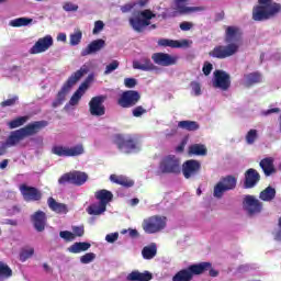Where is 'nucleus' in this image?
Listing matches in <instances>:
<instances>
[{
	"label": "nucleus",
	"instance_id": "26",
	"mask_svg": "<svg viewBox=\"0 0 281 281\" xmlns=\"http://www.w3.org/2000/svg\"><path fill=\"white\" fill-rule=\"evenodd\" d=\"M47 205L52 212L55 214H67L69 210L67 209V204L57 202L54 198H48Z\"/></svg>",
	"mask_w": 281,
	"mask_h": 281
},
{
	"label": "nucleus",
	"instance_id": "3",
	"mask_svg": "<svg viewBox=\"0 0 281 281\" xmlns=\"http://www.w3.org/2000/svg\"><path fill=\"white\" fill-rule=\"evenodd\" d=\"M113 144L125 155L137 153L142 146V139L137 134H116L113 138Z\"/></svg>",
	"mask_w": 281,
	"mask_h": 281
},
{
	"label": "nucleus",
	"instance_id": "57",
	"mask_svg": "<svg viewBox=\"0 0 281 281\" xmlns=\"http://www.w3.org/2000/svg\"><path fill=\"white\" fill-rule=\"evenodd\" d=\"M124 85L126 89H135L137 87V79L135 78H125L124 79Z\"/></svg>",
	"mask_w": 281,
	"mask_h": 281
},
{
	"label": "nucleus",
	"instance_id": "21",
	"mask_svg": "<svg viewBox=\"0 0 281 281\" xmlns=\"http://www.w3.org/2000/svg\"><path fill=\"white\" fill-rule=\"evenodd\" d=\"M47 124H48L47 121H35L22 127L21 131L24 137H31L32 135H36L37 133H41V131H43V128H45Z\"/></svg>",
	"mask_w": 281,
	"mask_h": 281
},
{
	"label": "nucleus",
	"instance_id": "9",
	"mask_svg": "<svg viewBox=\"0 0 281 281\" xmlns=\"http://www.w3.org/2000/svg\"><path fill=\"white\" fill-rule=\"evenodd\" d=\"M240 49V44L231 43L227 45H217L210 53L211 58H217L218 60H224V58H229L235 54H238Z\"/></svg>",
	"mask_w": 281,
	"mask_h": 281
},
{
	"label": "nucleus",
	"instance_id": "33",
	"mask_svg": "<svg viewBox=\"0 0 281 281\" xmlns=\"http://www.w3.org/2000/svg\"><path fill=\"white\" fill-rule=\"evenodd\" d=\"M133 69H139L140 71H154L155 64L150 60V58H144L143 64L138 60L133 61Z\"/></svg>",
	"mask_w": 281,
	"mask_h": 281
},
{
	"label": "nucleus",
	"instance_id": "23",
	"mask_svg": "<svg viewBox=\"0 0 281 281\" xmlns=\"http://www.w3.org/2000/svg\"><path fill=\"white\" fill-rule=\"evenodd\" d=\"M31 222L36 232H45V226L47 225V214L43 211H37L31 215Z\"/></svg>",
	"mask_w": 281,
	"mask_h": 281
},
{
	"label": "nucleus",
	"instance_id": "11",
	"mask_svg": "<svg viewBox=\"0 0 281 281\" xmlns=\"http://www.w3.org/2000/svg\"><path fill=\"white\" fill-rule=\"evenodd\" d=\"M89 179V176L82 171H70L64 173L59 179V186H66V183H71L72 186H85Z\"/></svg>",
	"mask_w": 281,
	"mask_h": 281
},
{
	"label": "nucleus",
	"instance_id": "46",
	"mask_svg": "<svg viewBox=\"0 0 281 281\" xmlns=\"http://www.w3.org/2000/svg\"><path fill=\"white\" fill-rule=\"evenodd\" d=\"M27 122V116H19L8 123L9 128H19V126H23Z\"/></svg>",
	"mask_w": 281,
	"mask_h": 281
},
{
	"label": "nucleus",
	"instance_id": "48",
	"mask_svg": "<svg viewBox=\"0 0 281 281\" xmlns=\"http://www.w3.org/2000/svg\"><path fill=\"white\" fill-rule=\"evenodd\" d=\"M258 139V131L257 130H249L246 134V142L247 144L251 145Z\"/></svg>",
	"mask_w": 281,
	"mask_h": 281
},
{
	"label": "nucleus",
	"instance_id": "2",
	"mask_svg": "<svg viewBox=\"0 0 281 281\" xmlns=\"http://www.w3.org/2000/svg\"><path fill=\"white\" fill-rule=\"evenodd\" d=\"M89 74V67L87 64L80 67L79 70L75 71L67 81L63 85L61 89L58 91L56 99L53 101L52 106L53 109H58V106H63L65 100L67 99V93L71 91L74 86L83 77Z\"/></svg>",
	"mask_w": 281,
	"mask_h": 281
},
{
	"label": "nucleus",
	"instance_id": "8",
	"mask_svg": "<svg viewBox=\"0 0 281 281\" xmlns=\"http://www.w3.org/2000/svg\"><path fill=\"white\" fill-rule=\"evenodd\" d=\"M142 100V94L137 90H125L123 91L116 100V104L121 109H133L139 104Z\"/></svg>",
	"mask_w": 281,
	"mask_h": 281
},
{
	"label": "nucleus",
	"instance_id": "52",
	"mask_svg": "<svg viewBox=\"0 0 281 281\" xmlns=\"http://www.w3.org/2000/svg\"><path fill=\"white\" fill-rule=\"evenodd\" d=\"M177 16V12L170 11V9H165V11L158 14V19H162L166 21L167 19H175Z\"/></svg>",
	"mask_w": 281,
	"mask_h": 281
},
{
	"label": "nucleus",
	"instance_id": "43",
	"mask_svg": "<svg viewBox=\"0 0 281 281\" xmlns=\"http://www.w3.org/2000/svg\"><path fill=\"white\" fill-rule=\"evenodd\" d=\"M8 278H12V269L8 267V263L0 261V280Z\"/></svg>",
	"mask_w": 281,
	"mask_h": 281
},
{
	"label": "nucleus",
	"instance_id": "36",
	"mask_svg": "<svg viewBox=\"0 0 281 281\" xmlns=\"http://www.w3.org/2000/svg\"><path fill=\"white\" fill-rule=\"evenodd\" d=\"M220 183H222L229 192V190H236V183H238V180L234 176H226L221 179Z\"/></svg>",
	"mask_w": 281,
	"mask_h": 281
},
{
	"label": "nucleus",
	"instance_id": "61",
	"mask_svg": "<svg viewBox=\"0 0 281 281\" xmlns=\"http://www.w3.org/2000/svg\"><path fill=\"white\" fill-rule=\"evenodd\" d=\"M72 234H74L75 238H76V236L81 238V236H85V226H74Z\"/></svg>",
	"mask_w": 281,
	"mask_h": 281
},
{
	"label": "nucleus",
	"instance_id": "62",
	"mask_svg": "<svg viewBox=\"0 0 281 281\" xmlns=\"http://www.w3.org/2000/svg\"><path fill=\"white\" fill-rule=\"evenodd\" d=\"M212 69H214L212 63L205 61L202 68L204 76H210L212 74Z\"/></svg>",
	"mask_w": 281,
	"mask_h": 281
},
{
	"label": "nucleus",
	"instance_id": "10",
	"mask_svg": "<svg viewBox=\"0 0 281 281\" xmlns=\"http://www.w3.org/2000/svg\"><path fill=\"white\" fill-rule=\"evenodd\" d=\"M52 154L57 157H80V155H85V146L82 144L72 147L55 145L52 147Z\"/></svg>",
	"mask_w": 281,
	"mask_h": 281
},
{
	"label": "nucleus",
	"instance_id": "56",
	"mask_svg": "<svg viewBox=\"0 0 281 281\" xmlns=\"http://www.w3.org/2000/svg\"><path fill=\"white\" fill-rule=\"evenodd\" d=\"M190 87L194 93V95H201V83L199 81H191Z\"/></svg>",
	"mask_w": 281,
	"mask_h": 281
},
{
	"label": "nucleus",
	"instance_id": "54",
	"mask_svg": "<svg viewBox=\"0 0 281 281\" xmlns=\"http://www.w3.org/2000/svg\"><path fill=\"white\" fill-rule=\"evenodd\" d=\"M59 236H60V238H63L67 243H71V240L75 239L74 233H71L69 231H61V232H59Z\"/></svg>",
	"mask_w": 281,
	"mask_h": 281
},
{
	"label": "nucleus",
	"instance_id": "60",
	"mask_svg": "<svg viewBox=\"0 0 281 281\" xmlns=\"http://www.w3.org/2000/svg\"><path fill=\"white\" fill-rule=\"evenodd\" d=\"M19 102V97H13L1 102V106H14Z\"/></svg>",
	"mask_w": 281,
	"mask_h": 281
},
{
	"label": "nucleus",
	"instance_id": "53",
	"mask_svg": "<svg viewBox=\"0 0 281 281\" xmlns=\"http://www.w3.org/2000/svg\"><path fill=\"white\" fill-rule=\"evenodd\" d=\"M78 4H75L74 2H65L63 4V10L65 12H78Z\"/></svg>",
	"mask_w": 281,
	"mask_h": 281
},
{
	"label": "nucleus",
	"instance_id": "38",
	"mask_svg": "<svg viewBox=\"0 0 281 281\" xmlns=\"http://www.w3.org/2000/svg\"><path fill=\"white\" fill-rule=\"evenodd\" d=\"M178 127L182 128L183 131H199L200 125L195 121H180L178 123Z\"/></svg>",
	"mask_w": 281,
	"mask_h": 281
},
{
	"label": "nucleus",
	"instance_id": "25",
	"mask_svg": "<svg viewBox=\"0 0 281 281\" xmlns=\"http://www.w3.org/2000/svg\"><path fill=\"white\" fill-rule=\"evenodd\" d=\"M157 43L158 47H171V49H180L181 47H188V45H190V42L188 40L177 41L160 38Z\"/></svg>",
	"mask_w": 281,
	"mask_h": 281
},
{
	"label": "nucleus",
	"instance_id": "42",
	"mask_svg": "<svg viewBox=\"0 0 281 281\" xmlns=\"http://www.w3.org/2000/svg\"><path fill=\"white\" fill-rule=\"evenodd\" d=\"M34 20L32 18H18L10 22L12 27H25L30 25Z\"/></svg>",
	"mask_w": 281,
	"mask_h": 281
},
{
	"label": "nucleus",
	"instance_id": "15",
	"mask_svg": "<svg viewBox=\"0 0 281 281\" xmlns=\"http://www.w3.org/2000/svg\"><path fill=\"white\" fill-rule=\"evenodd\" d=\"M151 60H154L155 65H159L160 67H172V65L177 64L179 57L168 53H154Z\"/></svg>",
	"mask_w": 281,
	"mask_h": 281
},
{
	"label": "nucleus",
	"instance_id": "35",
	"mask_svg": "<svg viewBox=\"0 0 281 281\" xmlns=\"http://www.w3.org/2000/svg\"><path fill=\"white\" fill-rule=\"evenodd\" d=\"M246 86L252 87V85H258V82H262V75L258 71L250 72L245 75Z\"/></svg>",
	"mask_w": 281,
	"mask_h": 281
},
{
	"label": "nucleus",
	"instance_id": "63",
	"mask_svg": "<svg viewBox=\"0 0 281 281\" xmlns=\"http://www.w3.org/2000/svg\"><path fill=\"white\" fill-rule=\"evenodd\" d=\"M194 27V24H192V22H181L180 23V30H182V32H190V29Z\"/></svg>",
	"mask_w": 281,
	"mask_h": 281
},
{
	"label": "nucleus",
	"instance_id": "13",
	"mask_svg": "<svg viewBox=\"0 0 281 281\" xmlns=\"http://www.w3.org/2000/svg\"><path fill=\"white\" fill-rule=\"evenodd\" d=\"M213 87L222 91H227L232 87V77L224 70H215Z\"/></svg>",
	"mask_w": 281,
	"mask_h": 281
},
{
	"label": "nucleus",
	"instance_id": "24",
	"mask_svg": "<svg viewBox=\"0 0 281 281\" xmlns=\"http://www.w3.org/2000/svg\"><path fill=\"white\" fill-rule=\"evenodd\" d=\"M106 47V42L102 38L94 40L86 48L81 50V56H91V54H98Z\"/></svg>",
	"mask_w": 281,
	"mask_h": 281
},
{
	"label": "nucleus",
	"instance_id": "16",
	"mask_svg": "<svg viewBox=\"0 0 281 281\" xmlns=\"http://www.w3.org/2000/svg\"><path fill=\"white\" fill-rule=\"evenodd\" d=\"M244 207L249 216H254L262 212V202L254 195H246L244 199Z\"/></svg>",
	"mask_w": 281,
	"mask_h": 281
},
{
	"label": "nucleus",
	"instance_id": "55",
	"mask_svg": "<svg viewBox=\"0 0 281 281\" xmlns=\"http://www.w3.org/2000/svg\"><path fill=\"white\" fill-rule=\"evenodd\" d=\"M200 265H209V267H206V269L203 270V273H205V271H209V274L211 276V278L218 277V271L212 268L211 262H200Z\"/></svg>",
	"mask_w": 281,
	"mask_h": 281
},
{
	"label": "nucleus",
	"instance_id": "64",
	"mask_svg": "<svg viewBox=\"0 0 281 281\" xmlns=\"http://www.w3.org/2000/svg\"><path fill=\"white\" fill-rule=\"evenodd\" d=\"M117 238H120L119 233H111L105 236L106 243H115V240H117Z\"/></svg>",
	"mask_w": 281,
	"mask_h": 281
},
{
	"label": "nucleus",
	"instance_id": "34",
	"mask_svg": "<svg viewBox=\"0 0 281 281\" xmlns=\"http://www.w3.org/2000/svg\"><path fill=\"white\" fill-rule=\"evenodd\" d=\"M189 155H194L195 157H205L207 155V147L203 144H193L189 146Z\"/></svg>",
	"mask_w": 281,
	"mask_h": 281
},
{
	"label": "nucleus",
	"instance_id": "32",
	"mask_svg": "<svg viewBox=\"0 0 281 281\" xmlns=\"http://www.w3.org/2000/svg\"><path fill=\"white\" fill-rule=\"evenodd\" d=\"M91 249V244L87 241H76L67 248L69 254H82V251H89Z\"/></svg>",
	"mask_w": 281,
	"mask_h": 281
},
{
	"label": "nucleus",
	"instance_id": "1",
	"mask_svg": "<svg viewBox=\"0 0 281 281\" xmlns=\"http://www.w3.org/2000/svg\"><path fill=\"white\" fill-rule=\"evenodd\" d=\"M258 3L252 8V21H269L281 12V4L273 0H258Z\"/></svg>",
	"mask_w": 281,
	"mask_h": 281
},
{
	"label": "nucleus",
	"instance_id": "50",
	"mask_svg": "<svg viewBox=\"0 0 281 281\" xmlns=\"http://www.w3.org/2000/svg\"><path fill=\"white\" fill-rule=\"evenodd\" d=\"M95 260V254L88 252L80 257L81 265H89Z\"/></svg>",
	"mask_w": 281,
	"mask_h": 281
},
{
	"label": "nucleus",
	"instance_id": "47",
	"mask_svg": "<svg viewBox=\"0 0 281 281\" xmlns=\"http://www.w3.org/2000/svg\"><path fill=\"white\" fill-rule=\"evenodd\" d=\"M148 113V110L144 108V105H135L132 110L133 117H142L143 115H146Z\"/></svg>",
	"mask_w": 281,
	"mask_h": 281
},
{
	"label": "nucleus",
	"instance_id": "40",
	"mask_svg": "<svg viewBox=\"0 0 281 281\" xmlns=\"http://www.w3.org/2000/svg\"><path fill=\"white\" fill-rule=\"evenodd\" d=\"M142 254L145 260H153V258L157 256V246H145L142 250Z\"/></svg>",
	"mask_w": 281,
	"mask_h": 281
},
{
	"label": "nucleus",
	"instance_id": "22",
	"mask_svg": "<svg viewBox=\"0 0 281 281\" xmlns=\"http://www.w3.org/2000/svg\"><path fill=\"white\" fill-rule=\"evenodd\" d=\"M190 0H175L176 10L179 14H194L196 12H205V7H187L183 3H188Z\"/></svg>",
	"mask_w": 281,
	"mask_h": 281
},
{
	"label": "nucleus",
	"instance_id": "49",
	"mask_svg": "<svg viewBox=\"0 0 281 281\" xmlns=\"http://www.w3.org/2000/svg\"><path fill=\"white\" fill-rule=\"evenodd\" d=\"M33 256H34V248L23 249L20 252V260L21 262H25V260H29V258H32Z\"/></svg>",
	"mask_w": 281,
	"mask_h": 281
},
{
	"label": "nucleus",
	"instance_id": "27",
	"mask_svg": "<svg viewBox=\"0 0 281 281\" xmlns=\"http://www.w3.org/2000/svg\"><path fill=\"white\" fill-rule=\"evenodd\" d=\"M259 166L263 170L266 177H271V175H276V165H273V158L267 157L261 159Z\"/></svg>",
	"mask_w": 281,
	"mask_h": 281
},
{
	"label": "nucleus",
	"instance_id": "39",
	"mask_svg": "<svg viewBox=\"0 0 281 281\" xmlns=\"http://www.w3.org/2000/svg\"><path fill=\"white\" fill-rule=\"evenodd\" d=\"M87 212L92 216H100V214H104V212H106V206H103V204L99 202V204L90 205Z\"/></svg>",
	"mask_w": 281,
	"mask_h": 281
},
{
	"label": "nucleus",
	"instance_id": "12",
	"mask_svg": "<svg viewBox=\"0 0 281 281\" xmlns=\"http://www.w3.org/2000/svg\"><path fill=\"white\" fill-rule=\"evenodd\" d=\"M105 95L93 97L89 102V112L90 115L94 117H102L106 113V108L104 106Z\"/></svg>",
	"mask_w": 281,
	"mask_h": 281
},
{
	"label": "nucleus",
	"instance_id": "28",
	"mask_svg": "<svg viewBox=\"0 0 281 281\" xmlns=\"http://www.w3.org/2000/svg\"><path fill=\"white\" fill-rule=\"evenodd\" d=\"M95 199L99 201V203L106 207L111 201H113V192L101 189L94 193Z\"/></svg>",
	"mask_w": 281,
	"mask_h": 281
},
{
	"label": "nucleus",
	"instance_id": "20",
	"mask_svg": "<svg viewBox=\"0 0 281 281\" xmlns=\"http://www.w3.org/2000/svg\"><path fill=\"white\" fill-rule=\"evenodd\" d=\"M224 41L228 45H232V43H236L238 45V43L243 41V31L238 26H226Z\"/></svg>",
	"mask_w": 281,
	"mask_h": 281
},
{
	"label": "nucleus",
	"instance_id": "17",
	"mask_svg": "<svg viewBox=\"0 0 281 281\" xmlns=\"http://www.w3.org/2000/svg\"><path fill=\"white\" fill-rule=\"evenodd\" d=\"M201 172V162L199 160L190 159L182 165V175L184 179H192Z\"/></svg>",
	"mask_w": 281,
	"mask_h": 281
},
{
	"label": "nucleus",
	"instance_id": "30",
	"mask_svg": "<svg viewBox=\"0 0 281 281\" xmlns=\"http://www.w3.org/2000/svg\"><path fill=\"white\" fill-rule=\"evenodd\" d=\"M23 139H25V134H23V131L16 130L11 132V134L9 135V137L5 140V145L7 146H16L19 144V142H23Z\"/></svg>",
	"mask_w": 281,
	"mask_h": 281
},
{
	"label": "nucleus",
	"instance_id": "37",
	"mask_svg": "<svg viewBox=\"0 0 281 281\" xmlns=\"http://www.w3.org/2000/svg\"><path fill=\"white\" fill-rule=\"evenodd\" d=\"M259 199L267 202L273 201L276 199V189L273 187H267L260 192Z\"/></svg>",
	"mask_w": 281,
	"mask_h": 281
},
{
	"label": "nucleus",
	"instance_id": "7",
	"mask_svg": "<svg viewBox=\"0 0 281 281\" xmlns=\"http://www.w3.org/2000/svg\"><path fill=\"white\" fill-rule=\"evenodd\" d=\"M166 216L154 215L143 221L142 227L145 234H159L162 229H166Z\"/></svg>",
	"mask_w": 281,
	"mask_h": 281
},
{
	"label": "nucleus",
	"instance_id": "14",
	"mask_svg": "<svg viewBox=\"0 0 281 281\" xmlns=\"http://www.w3.org/2000/svg\"><path fill=\"white\" fill-rule=\"evenodd\" d=\"M20 192L26 203L41 201V199H43V193L41 190L35 187H30L25 183L20 186Z\"/></svg>",
	"mask_w": 281,
	"mask_h": 281
},
{
	"label": "nucleus",
	"instance_id": "6",
	"mask_svg": "<svg viewBox=\"0 0 281 281\" xmlns=\"http://www.w3.org/2000/svg\"><path fill=\"white\" fill-rule=\"evenodd\" d=\"M210 267L209 263H194L189 266L187 269L178 271L173 277L172 281H192L194 276H201L205 269Z\"/></svg>",
	"mask_w": 281,
	"mask_h": 281
},
{
	"label": "nucleus",
	"instance_id": "51",
	"mask_svg": "<svg viewBox=\"0 0 281 281\" xmlns=\"http://www.w3.org/2000/svg\"><path fill=\"white\" fill-rule=\"evenodd\" d=\"M94 80H95V76L93 74H90L79 87L83 91H87V89H89V85H91V82H93Z\"/></svg>",
	"mask_w": 281,
	"mask_h": 281
},
{
	"label": "nucleus",
	"instance_id": "5",
	"mask_svg": "<svg viewBox=\"0 0 281 281\" xmlns=\"http://www.w3.org/2000/svg\"><path fill=\"white\" fill-rule=\"evenodd\" d=\"M155 16L157 14L153 13L149 9L138 11L136 15L130 19V25L135 32L142 33L150 25V20L155 19Z\"/></svg>",
	"mask_w": 281,
	"mask_h": 281
},
{
	"label": "nucleus",
	"instance_id": "44",
	"mask_svg": "<svg viewBox=\"0 0 281 281\" xmlns=\"http://www.w3.org/2000/svg\"><path fill=\"white\" fill-rule=\"evenodd\" d=\"M228 192L227 189L223 186V182H217L213 189V196L215 199H223V194Z\"/></svg>",
	"mask_w": 281,
	"mask_h": 281
},
{
	"label": "nucleus",
	"instance_id": "45",
	"mask_svg": "<svg viewBox=\"0 0 281 281\" xmlns=\"http://www.w3.org/2000/svg\"><path fill=\"white\" fill-rule=\"evenodd\" d=\"M81 41H82V31H80L79 29L76 32L70 34V45L72 47H76V45H80Z\"/></svg>",
	"mask_w": 281,
	"mask_h": 281
},
{
	"label": "nucleus",
	"instance_id": "58",
	"mask_svg": "<svg viewBox=\"0 0 281 281\" xmlns=\"http://www.w3.org/2000/svg\"><path fill=\"white\" fill-rule=\"evenodd\" d=\"M120 67V61L119 60H113L111 64H109L105 67V74H112V71H115Z\"/></svg>",
	"mask_w": 281,
	"mask_h": 281
},
{
	"label": "nucleus",
	"instance_id": "19",
	"mask_svg": "<svg viewBox=\"0 0 281 281\" xmlns=\"http://www.w3.org/2000/svg\"><path fill=\"white\" fill-rule=\"evenodd\" d=\"M260 183V172L258 170L250 168L244 173V189L251 190Z\"/></svg>",
	"mask_w": 281,
	"mask_h": 281
},
{
	"label": "nucleus",
	"instance_id": "29",
	"mask_svg": "<svg viewBox=\"0 0 281 281\" xmlns=\"http://www.w3.org/2000/svg\"><path fill=\"white\" fill-rule=\"evenodd\" d=\"M110 181L116 183V186H122L123 188H133L135 186V181L128 179L126 176L111 175Z\"/></svg>",
	"mask_w": 281,
	"mask_h": 281
},
{
	"label": "nucleus",
	"instance_id": "31",
	"mask_svg": "<svg viewBox=\"0 0 281 281\" xmlns=\"http://www.w3.org/2000/svg\"><path fill=\"white\" fill-rule=\"evenodd\" d=\"M128 281H151L153 280V273L149 271L139 272V271H132L127 276Z\"/></svg>",
	"mask_w": 281,
	"mask_h": 281
},
{
	"label": "nucleus",
	"instance_id": "41",
	"mask_svg": "<svg viewBox=\"0 0 281 281\" xmlns=\"http://www.w3.org/2000/svg\"><path fill=\"white\" fill-rule=\"evenodd\" d=\"M85 93H87V90H83V88H80L79 86L69 100L70 106H76L78 102L82 100V95H85Z\"/></svg>",
	"mask_w": 281,
	"mask_h": 281
},
{
	"label": "nucleus",
	"instance_id": "59",
	"mask_svg": "<svg viewBox=\"0 0 281 281\" xmlns=\"http://www.w3.org/2000/svg\"><path fill=\"white\" fill-rule=\"evenodd\" d=\"M103 30H104V22H102L101 20L95 21L92 33L100 34V32H102Z\"/></svg>",
	"mask_w": 281,
	"mask_h": 281
},
{
	"label": "nucleus",
	"instance_id": "18",
	"mask_svg": "<svg viewBox=\"0 0 281 281\" xmlns=\"http://www.w3.org/2000/svg\"><path fill=\"white\" fill-rule=\"evenodd\" d=\"M54 45V38L52 35H46L36 41V43L30 48V54H43V52H47L49 47Z\"/></svg>",
	"mask_w": 281,
	"mask_h": 281
},
{
	"label": "nucleus",
	"instance_id": "4",
	"mask_svg": "<svg viewBox=\"0 0 281 281\" xmlns=\"http://www.w3.org/2000/svg\"><path fill=\"white\" fill-rule=\"evenodd\" d=\"M181 172V160L175 155H168L160 159L158 175H179Z\"/></svg>",
	"mask_w": 281,
	"mask_h": 281
}]
</instances>
